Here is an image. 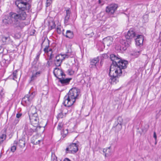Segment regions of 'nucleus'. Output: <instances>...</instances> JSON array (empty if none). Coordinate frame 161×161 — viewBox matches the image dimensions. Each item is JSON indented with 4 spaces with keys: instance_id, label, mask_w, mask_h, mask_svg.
I'll return each mask as SVG.
<instances>
[{
    "instance_id": "21",
    "label": "nucleus",
    "mask_w": 161,
    "mask_h": 161,
    "mask_svg": "<svg viewBox=\"0 0 161 161\" xmlns=\"http://www.w3.org/2000/svg\"><path fill=\"white\" fill-rule=\"evenodd\" d=\"M18 144L20 147H24L25 146V140L24 139L19 140L18 142Z\"/></svg>"
},
{
    "instance_id": "4",
    "label": "nucleus",
    "mask_w": 161,
    "mask_h": 161,
    "mask_svg": "<svg viewBox=\"0 0 161 161\" xmlns=\"http://www.w3.org/2000/svg\"><path fill=\"white\" fill-rule=\"evenodd\" d=\"M33 110L36 111V108L34 107H32L29 111L30 114L29 118L31 124L35 127H41L39 126V120L38 114L36 112H33Z\"/></svg>"
},
{
    "instance_id": "35",
    "label": "nucleus",
    "mask_w": 161,
    "mask_h": 161,
    "mask_svg": "<svg viewBox=\"0 0 161 161\" xmlns=\"http://www.w3.org/2000/svg\"><path fill=\"white\" fill-rule=\"evenodd\" d=\"M52 2V0H47L46 6L47 7L50 5Z\"/></svg>"
},
{
    "instance_id": "51",
    "label": "nucleus",
    "mask_w": 161,
    "mask_h": 161,
    "mask_svg": "<svg viewBox=\"0 0 161 161\" xmlns=\"http://www.w3.org/2000/svg\"><path fill=\"white\" fill-rule=\"evenodd\" d=\"M157 144V141L156 140H155V144Z\"/></svg>"
},
{
    "instance_id": "27",
    "label": "nucleus",
    "mask_w": 161,
    "mask_h": 161,
    "mask_svg": "<svg viewBox=\"0 0 161 161\" xmlns=\"http://www.w3.org/2000/svg\"><path fill=\"white\" fill-rule=\"evenodd\" d=\"M49 27L50 28V29L52 30L55 28L56 25L55 24V23L53 21H52L49 22Z\"/></svg>"
},
{
    "instance_id": "47",
    "label": "nucleus",
    "mask_w": 161,
    "mask_h": 161,
    "mask_svg": "<svg viewBox=\"0 0 161 161\" xmlns=\"http://www.w3.org/2000/svg\"><path fill=\"white\" fill-rule=\"evenodd\" d=\"M64 161H70V160L68 158H65L64 159Z\"/></svg>"
},
{
    "instance_id": "37",
    "label": "nucleus",
    "mask_w": 161,
    "mask_h": 161,
    "mask_svg": "<svg viewBox=\"0 0 161 161\" xmlns=\"http://www.w3.org/2000/svg\"><path fill=\"white\" fill-rule=\"evenodd\" d=\"M115 49L118 51H120L121 49V47L119 45H116L115 47Z\"/></svg>"
},
{
    "instance_id": "48",
    "label": "nucleus",
    "mask_w": 161,
    "mask_h": 161,
    "mask_svg": "<svg viewBox=\"0 0 161 161\" xmlns=\"http://www.w3.org/2000/svg\"><path fill=\"white\" fill-rule=\"evenodd\" d=\"M53 57V55H52V54H51L49 58V59H50V60Z\"/></svg>"
},
{
    "instance_id": "1",
    "label": "nucleus",
    "mask_w": 161,
    "mask_h": 161,
    "mask_svg": "<svg viewBox=\"0 0 161 161\" xmlns=\"http://www.w3.org/2000/svg\"><path fill=\"white\" fill-rule=\"evenodd\" d=\"M30 0H19L15 2V4L19 9L16 12H11L8 16L6 15L2 21L6 25H12L17 28L22 29L29 22L21 21L25 20L27 16L25 10H29L31 7L29 3Z\"/></svg>"
},
{
    "instance_id": "14",
    "label": "nucleus",
    "mask_w": 161,
    "mask_h": 161,
    "mask_svg": "<svg viewBox=\"0 0 161 161\" xmlns=\"http://www.w3.org/2000/svg\"><path fill=\"white\" fill-rule=\"evenodd\" d=\"M53 73L55 76L58 79L59 78L58 76H61L63 77L64 75V76L65 75L62 70L59 69L58 68H55Z\"/></svg>"
},
{
    "instance_id": "32",
    "label": "nucleus",
    "mask_w": 161,
    "mask_h": 161,
    "mask_svg": "<svg viewBox=\"0 0 161 161\" xmlns=\"http://www.w3.org/2000/svg\"><path fill=\"white\" fill-rule=\"evenodd\" d=\"M148 16L147 14H145L143 15V19L144 20V21H143L145 23L148 20Z\"/></svg>"
},
{
    "instance_id": "20",
    "label": "nucleus",
    "mask_w": 161,
    "mask_h": 161,
    "mask_svg": "<svg viewBox=\"0 0 161 161\" xmlns=\"http://www.w3.org/2000/svg\"><path fill=\"white\" fill-rule=\"evenodd\" d=\"M42 141V140L38 139L36 136H33L31 139V143L35 145L39 144Z\"/></svg>"
},
{
    "instance_id": "46",
    "label": "nucleus",
    "mask_w": 161,
    "mask_h": 161,
    "mask_svg": "<svg viewBox=\"0 0 161 161\" xmlns=\"http://www.w3.org/2000/svg\"><path fill=\"white\" fill-rule=\"evenodd\" d=\"M19 120L18 119H15V120L14 124L15 125H16L18 122H19Z\"/></svg>"
},
{
    "instance_id": "38",
    "label": "nucleus",
    "mask_w": 161,
    "mask_h": 161,
    "mask_svg": "<svg viewBox=\"0 0 161 161\" xmlns=\"http://www.w3.org/2000/svg\"><path fill=\"white\" fill-rule=\"evenodd\" d=\"M63 113L62 112L60 113L58 115V117L59 118H62L63 117Z\"/></svg>"
},
{
    "instance_id": "40",
    "label": "nucleus",
    "mask_w": 161,
    "mask_h": 161,
    "mask_svg": "<svg viewBox=\"0 0 161 161\" xmlns=\"http://www.w3.org/2000/svg\"><path fill=\"white\" fill-rule=\"evenodd\" d=\"M148 128V125H146L145 129L142 130V131L144 132H146Z\"/></svg>"
},
{
    "instance_id": "8",
    "label": "nucleus",
    "mask_w": 161,
    "mask_h": 161,
    "mask_svg": "<svg viewBox=\"0 0 161 161\" xmlns=\"http://www.w3.org/2000/svg\"><path fill=\"white\" fill-rule=\"evenodd\" d=\"M66 153H74L76 152L78 150V148L75 143H72L69 145L66 149Z\"/></svg>"
},
{
    "instance_id": "42",
    "label": "nucleus",
    "mask_w": 161,
    "mask_h": 161,
    "mask_svg": "<svg viewBox=\"0 0 161 161\" xmlns=\"http://www.w3.org/2000/svg\"><path fill=\"white\" fill-rule=\"evenodd\" d=\"M22 115V114L20 113H18L16 114V117L18 118H19Z\"/></svg>"
},
{
    "instance_id": "34",
    "label": "nucleus",
    "mask_w": 161,
    "mask_h": 161,
    "mask_svg": "<svg viewBox=\"0 0 161 161\" xmlns=\"http://www.w3.org/2000/svg\"><path fill=\"white\" fill-rule=\"evenodd\" d=\"M17 72V71L16 70L14 71L13 73V79L14 80H15L16 79H17L16 77V74Z\"/></svg>"
},
{
    "instance_id": "33",
    "label": "nucleus",
    "mask_w": 161,
    "mask_h": 161,
    "mask_svg": "<svg viewBox=\"0 0 161 161\" xmlns=\"http://www.w3.org/2000/svg\"><path fill=\"white\" fill-rule=\"evenodd\" d=\"M68 131L67 129L65 130H64L63 131H62L61 133V134L62 135V136H63L64 137H65L68 134Z\"/></svg>"
},
{
    "instance_id": "44",
    "label": "nucleus",
    "mask_w": 161,
    "mask_h": 161,
    "mask_svg": "<svg viewBox=\"0 0 161 161\" xmlns=\"http://www.w3.org/2000/svg\"><path fill=\"white\" fill-rule=\"evenodd\" d=\"M3 51V48L0 46V53H2Z\"/></svg>"
},
{
    "instance_id": "22",
    "label": "nucleus",
    "mask_w": 161,
    "mask_h": 161,
    "mask_svg": "<svg viewBox=\"0 0 161 161\" xmlns=\"http://www.w3.org/2000/svg\"><path fill=\"white\" fill-rule=\"evenodd\" d=\"M65 36L66 37L72 38L74 36L73 33L71 31L68 30L66 31Z\"/></svg>"
},
{
    "instance_id": "31",
    "label": "nucleus",
    "mask_w": 161,
    "mask_h": 161,
    "mask_svg": "<svg viewBox=\"0 0 161 161\" xmlns=\"http://www.w3.org/2000/svg\"><path fill=\"white\" fill-rule=\"evenodd\" d=\"M139 55L140 52L139 51L134 52L130 54L131 55L134 56L135 58L137 57Z\"/></svg>"
},
{
    "instance_id": "25",
    "label": "nucleus",
    "mask_w": 161,
    "mask_h": 161,
    "mask_svg": "<svg viewBox=\"0 0 161 161\" xmlns=\"http://www.w3.org/2000/svg\"><path fill=\"white\" fill-rule=\"evenodd\" d=\"M18 142L17 141H14V145L11 147L10 150L11 152H14L16 149V145H17Z\"/></svg>"
},
{
    "instance_id": "53",
    "label": "nucleus",
    "mask_w": 161,
    "mask_h": 161,
    "mask_svg": "<svg viewBox=\"0 0 161 161\" xmlns=\"http://www.w3.org/2000/svg\"><path fill=\"white\" fill-rule=\"evenodd\" d=\"M100 64H101V62H100Z\"/></svg>"
},
{
    "instance_id": "36",
    "label": "nucleus",
    "mask_w": 161,
    "mask_h": 161,
    "mask_svg": "<svg viewBox=\"0 0 161 161\" xmlns=\"http://www.w3.org/2000/svg\"><path fill=\"white\" fill-rule=\"evenodd\" d=\"M98 3L101 6L103 5L105 3L104 1L102 0H98Z\"/></svg>"
},
{
    "instance_id": "39",
    "label": "nucleus",
    "mask_w": 161,
    "mask_h": 161,
    "mask_svg": "<svg viewBox=\"0 0 161 161\" xmlns=\"http://www.w3.org/2000/svg\"><path fill=\"white\" fill-rule=\"evenodd\" d=\"M116 127H118L119 128V129H121L122 128V124L121 123H118L116 126Z\"/></svg>"
},
{
    "instance_id": "17",
    "label": "nucleus",
    "mask_w": 161,
    "mask_h": 161,
    "mask_svg": "<svg viewBox=\"0 0 161 161\" xmlns=\"http://www.w3.org/2000/svg\"><path fill=\"white\" fill-rule=\"evenodd\" d=\"M71 13L70 10L68 9L66 10V15L65 16L64 23L65 24H67L69 21Z\"/></svg>"
},
{
    "instance_id": "23",
    "label": "nucleus",
    "mask_w": 161,
    "mask_h": 161,
    "mask_svg": "<svg viewBox=\"0 0 161 161\" xmlns=\"http://www.w3.org/2000/svg\"><path fill=\"white\" fill-rule=\"evenodd\" d=\"M10 38L9 36H3L2 38V41L4 44H8L9 43Z\"/></svg>"
},
{
    "instance_id": "9",
    "label": "nucleus",
    "mask_w": 161,
    "mask_h": 161,
    "mask_svg": "<svg viewBox=\"0 0 161 161\" xmlns=\"http://www.w3.org/2000/svg\"><path fill=\"white\" fill-rule=\"evenodd\" d=\"M99 61V57H98L91 59L89 67L91 68H96L97 69V66L98 64Z\"/></svg>"
},
{
    "instance_id": "5",
    "label": "nucleus",
    "mask_w": 161,
    "mask_h": 161,
    "mask_svg": "<svg viewBox=\"0 0 161 161\" xmlns=\"http://www.w3.org/2000/svg\"><path fill=\"white\" fill-rule=\"evenodd\" d=\"M118 7L117 4L113 3L106 7V12L109 14L113 15L116 11Z\"/></svg>"
},
{
    "instance_id": "10",
    "label": "nucleus",
    "mask_w": 161,
    "mask_h": 161,
    "mask_svg": "<svg viewBox=\"0 0 161 161\" xmlns=\"http://www.w3.org/2000/svg\"><path fill=\"white\" fill-rule=\"evenodd\" d=\"M32 75L31 77V82L35 80L36 78L39 76L41 74L40 71H37V68L35 67H32L31 69Z\"/></svg>"
},
{
    "instance_id": "52",
    "label": "nucleus",
    "mask_w": 161,
    "mask_h": 161,
    "mask_svg": "<svg viewBox=\"0 0 161 161\" xmlns=\"http://www.w3.org/2000/svg\"><path fill=\"white\" fill-rule=\"evenodd\" d=\"M143 41H142V45L143 43Z\"/></svg>"
},
{
    "instance_id": "11",
    "label": "nucleus",
    "mask_w": 161,
    "mask_h": 161,
    "mask_svg": "<svg viewBox=\"0 0 161 161\" xmlns=\"http://www.w3.org/2000/svg\"><path fill=\"white\" fill-rule=\"evenodd\" d=\"M36 128L32 129L31 127L28 124H25L24 130V133L27 135L31 136L32 133L35 131Z\"/></svg>"
},
{
    "instance_id": "26",
    "label": "nucleus",
    "mask_w": 161,
    "mask_h": 161,
    "mask_svg": "<svg viewBox=\"0 0 161 161\" xmlns=\"http://www.w3.org/2000/svg\"><path fill=\"white\" fill-rule=\"evenodd\" d=\"M120 43L123 45L125 46V47H123V49L125 50L126 49V47L129 46L128 44L126 42L125 40H121L120 41Z\"/></svg>"
},
{
    "instance_id": "6",
    "label": "nucleus",
    "mask_w": 161,
    "mask_h": 161,
    "mask_svg": "<svg viewBox=\"0 0 161 161\" xmlns=\"http://www.w3.org/2000/svg\"><path fill=\"white\" fill-rule=\"evenodd\" d=\"M36 93L35 92H32L31 94L26 95L22 99V102L25 103L27 105H29L31 102L36 95Z\"/></svg>"
},
{
    "instance_id": "43",
    "label": "nucleus",
    "mask_w": 161,
    "mask_h": 161,
    "mask_svg": "<svg viewBox=\"0 0 161 161\" xmlns=\"http://www.w3.org/2000/svg\"><path fill=\"white\" fill-rule=\"evenodd\" d=\"M40 53H40L39 52L38 53H37V55H36V59L37 60H38L39 59Z\"/></svg>"
},
{
    "instance_id": "30",
    "label": "nucleus",
    "mask_w": 161,
    "mask_h": 161,
    "mask_svg": "<svg viewBox=\"0 0 161 161\" xmlns=\"http://www.w3.org/2000/svg\"><path fill=\"white\" fill-rule=\"evenodd\" d=\"M6 136L5 134H2L0 136V142L3 143V142L5 140Z\"/></svg>"
},
{
    "instance_id": "45",
    "label": "nucleus",
    "mask_w": 161,
    "mask_h": 161,
    "mask_svg": "<svg viewBox=\"0 0 161 161\" xmlns=\"http://www.w3.org/2000/svg\"><path fill=\"white\" fill-rule=\"evenodd\" d=\"M153 137L155 138V140L156 141L157 140V136L156 133L155 132H154Z\"/></svg>"
},
{
    "instance_id": "28",
    "label": "nucleus",
    "mask_w": 161,
    "mask_h": 161,
    "mask_svg": "<svg viewBox=\"0 0 161 161\" xmlns=\"http://www.w3.org/2000/svg\"><path fill=\"white\" fill-rule=\"evenodd\" d=\"M57 129L59 130H64V124L62 122L59 123L57 127Z\"/></svg>"
},
{
    "instance_id": "29",
    "label": "nucleus",
    "mask_w": 161,
    "mask_h": 161,
    "mask_svg": "<svg viewBox=\"0 0 161 161\" xmlns=\"http://www.w3.org/2000/svg\"><path fill=\"white\" fill-rule=\"evenodd\" d=\"M51 161H61V160H58L56 156L55 155V154L53 153H52L51 156Z\"/></svg>"
},
{
    "instance_id": "41",
    "label": "nucleus",
    "mask_w": 161,
    "mask_h": 161,
    "mask_svg": "<svg viewBox=\"0 0 161 161\" xmlns=\"http://www.w3.org/2000/svg\"><path fill=\"white\" fill-rule=\"evenodd\" d=\"M57 32L58 33L60 34L61 33V29L60 27H58L57 29Z\"/></svg>"
},
{
    "instance_id": "7",
    "label": "nucleus",
    "mask_w": 161,
    "mask_h": 161,
    "mask_svg": "<svg viewBox=\"0 0 161 161\" xmlns=\"http://www.w3.org/2000/svg\"><path fill=\"white\" fill-rule=\"evenodd\" d=\"M68 55L59 54L56 57V60H55V64L56 66L58 67L61 65L63 61L66 58H68Z\"/></svg>"
},
{
    "instance_id": "13",
    "label": "nucleus",
    "mask_w": 161,
    "mask_h": 161,
    "mask_svg": "<svg viewBox=\"0 0 161 161\" xmlns=\"http://www.w3.org/2000/svg\"><path fill=\"white\" fill-rule=\"evenodd\" d=\"M113 39L111 36H108L103 40V43L104 46H109L113 42Z\"/></svg>"
},
{
    "instance_id": "15",
    "label": "nucleus",
    "mask_w": 161,
    "mask_h": 161,
    "mask_svg": "<svg viewBox=\"0 0 161 161\" xmlns=\"http://www.w3.org/2000/svg\"><path fill=\"white\" fill-rule=\"evenodd\" d=\"M49 42V40L47 38L46 39L45 37H44V40L42 44V47L43 46H44L45 44H46L43 50L45 53H48V49L50 44Z\"/></svg>"
},
{
    "instance_id": "24",
    "label": "nucleus",
    "mask_w": 161,
    "mask_h": 161,
    "mask_svg": "<svg viewBox=\"0 0 161 161\" xmlns=\"http://www.w3.org/2000/svg\"><path fill=\"white\" fill-rule=\"evenodd\" d=\"M9 63V60L5 59H3L1 62V64L2 66H7Z\"/></svg>"
},
{
    "instance_id": "3",
    "label": "nucleus",
    "mask_w": 161,
    "mask_h": 161,
    "mask_svg": "<svg viewBox=\"0 0 161 161\" xmlns=\"http://www.w3.org/2000/svg\"><path fill=\"white\" fill-rule=\"evenodd\" d=\"M80 93L79 90L76 88L71 89L64 98L63 103L64 106L68 107L72 106L75 102Z\"/></svg>"
},
{
    "instance_id": "18",
    "label": "nucleus",
    "mask_w": 161,
    "mask_h": 161,
    "mask_svg": "<svg viewBox=\"0 0 161 161\" xmlns=\"http://www.w3.org/2000/svg\"><path fill=\"white\" fill-rule=\"evenodd\" d=\"M110 148L111 147L110 146L108 148L103 149V152L105 153V157H108L111 155V151Z\"/></svg>"
},
{
    "instance_id": "16",
    "label": "nucleus",
    "mask_w": 161,
    "mask_h": 161,
    "mask_svg": "<svg viewBox=\"0 0 161 161\" xmlns=\"http://www.w3.org/2000/svg\"><path fill=\"white\" fill-rule=\"evenodd\" d=\"M58 79H59V81L64 86L69 84L70 80H71V78L64 79L63 77L62 79L58 78Z\"/></svg>"
},
{
    "instance_id": "50",
    "label": "nucleus",
    "mask_w": 161,
    "mask_h": 161,
    "mask_svg": "<svg viewBox=\"0 0 161 161\" xmlns=\"http://www.w3.org/2000/svg\"><path fill=\"white\" fill-rule=\"evenodd\" d=\"M93 35H94V33H93V32H92L91 34V35L92 36Z\"/></svg>"
},
{
    "instance_id": "19",
    "label": "nucleus",
    "mask_w": 161,
    "mask_h": 161,
    "mask_svg": "<svg viewBox=\"0 0 161 161\" xmlns=\"http://www.w3.org/2000/svg\"><path fill=\"white\" fill-rule=\"evenodd\" d=\"M135 41L136 46L137 47L138 46L140 47V45L141 44L140 43L141 35L138 34L137 35L135 38Z\"/></svg>"
},
{
    "instance_id": "2",
    "label": "nucleus",
    "mask_w": 161,
    "mask_h": 161,
    "mask_svg": "<svg viewBox=\"0 0 161 161\" xmlns=\"http://www.w3.org/2000/svg\"><path fill=\"white\" fill-rule=\"evenodd\" d=\"M112 63L110 66L109 75L110 77L111 83H115L118 82V77L121 75L122 69L126 68L127 61L121 59L119 56L114 54L110 55Z\"/></svg>"
},
{
    "instance_id": "49",
    "label": "nucleus",
    "mask_w": 161,
    "mask_h": 161,
    "mask_svg": "<svg viewBox=\"0 0 161 161\" xmlns=\"http://www.w3.org/2000/svg\"><path fill=\"white\" fill-rule=\"evenodd\" d=\"M52 51V49L51 48H48V52H51V51Z\"/></svg>"
},
{
    "instance_id": "12",
    "label": "nucleus",
    "mask_w": 161,
    "mask_h": 161,
    "mask_svg": "<svg viewBox=\"0 0 161 161\" xmlns=\"http://www.w3.org/2000/svg\"><path fill=\"white\" fill-rule=\"evenodd\" d=\"M137 35L138 34L135 33L133 29H130L125 36V37L127 39H131L133 38H135Z\"/></svg>"
}]
</instances>
